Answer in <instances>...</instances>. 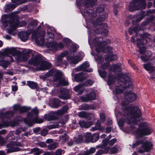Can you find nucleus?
<instances>
[{
    "label": "nucleus",
    "instance_id": "obj_1",
    "mask_svg": "<svg viewBox=\"0 0 155 155\" xmlns=\"http://www.w3.org/2000/svg\"><path fill=\"white\" fill-rule=\"evenodd\" d=\"M135 94L130 92H125L124 99L122 103L121 114L124 117V119L121 118L118 121V124L121 129L122 128L125 121L131 125L130 127L124 131L127 133H132L137 137H141L143 136L149 135L153 132L151 128L148 127L146 123H141L138 128L135 130V126L137 124L138 118L141 116L142 113L137 106H127L129 103L136 99Z\"/></svg>",
    "mask_w": 155,
    "mask_h": 155
},
{
    "label": "nucleus",
    "instance_id": "obj_2",
    "mask_svg": "<svg viewBox=\"0 0 155 155\" xmlns=\"http://www.w3.org/2000/svg\"><path fill=\"white\" fill-rule=\"evenodd\" d=\"M121 64L120 63L117 64L116 65H113L110 66L108 63L103 64L101 65V68L104 69L108 68L109 70H112L114 73H117L115 77L114 78L113 74H110L108 76V79L107 83L109 85H111L114 83L116 78H120L118 82L120 86L117 85L115 87V89L113 91L114 94H119L122 93L123 91L127 90L128 89H130V91L133 88V85L132 82L130 80L125 81L127 80L129 77L127 76L120 73Z\"/></svg>",
    "mask_w": 155,
    "mask_h": 155
},
{
    "label": "nucleus",
    "instance_id": "obj_3",
    "mask_svg": "<svg viewBox=\"0 0 155 155\" xmlns=\"http://www.w3.org/2000/svg\"><path fill=\"white\" fill-rule=\"evenodd\" d=\"M15 14L14 12H12L9 15H3L1 17V22L3 27L5 28L8 26L7 31L8 33L10 34H12L13 31L18 26L22 27L26 24L25 21H22L19 23L18 20H14V18L16 17Z\"/></svg>",
    "mask_w": 155,
    "mask_h": 155
},
{
    "label": "nucleus",
    "instance_id": "obj_4",
    "mask_svg": "<svg viewBox=\"0 0 155 155\" xmlns=\"http://www.w3.org/2000/svg\"><path fill=\"white\" fill-rule=\"evenodd\" d=\"M28 63L29 64L36 66L37 69L38 70H45L49 69L51 67L50 63L47 61H42L41 55L38 54L29 60Z\"/></svg>",
    "mask_w": 155,
    "mask_h": 155
},
{
    "label": "nucleus",
    "instance_id": "obj_5",
    "mask_svg": "<svg viewBox=\"0 0 155 155\" xmlns=\"http://www.w3.org/2000/svg\"><path fill=\"white\" fill-rule=\"evenodd\" d=\"M38 110L35 108L32 109L31 112L28 113L27 115V119H24L25 123L29 126H31L34 123H41L43 122L42 119H38Z\"/></svg>",
    "mask_w": 155,
    "mask_h": 155
},
{
    "label": "nucleus",
    "instance_id": "obj_6",
    "mask_svg": "<svg viewBox=\"0 0 155 155\" xmlns=\"http://www.w3.org/2000/svg\"><path fill=\"white\" fill-rule=\"evenodd\" d=\"M140 144H142V145L141 146V149H140L139 150V152L140 153L149 151L150 150L152 146L151 143L148 142L145 140H142L140 139L137 140L135 143L133 144V145L134 147Z\"/></svg>",
    "mask_w": 155,
    "mask_h": 155
},
{
    "label": "nucleus",
    "instance_id": "obj_7",
    "mask_svg": "<svg viewBox=\"0 0 155 155\" xmlns=\"http://www.w3.org/2000/svg\"><path fill=\"white\" fill-rule=\"evenodd\" d=\"M31 52V51L30 50H25L21 52L20 51V53L18 54L15 56V59L18 62H26L30 57L29 53Z\"/></svg>",
    "mask_w": 155,
    "mask_h": 155
},
{
    "label": "nucleus",
    "instance_id": "obj_8",
    "mask_svg": "<svg viewBox=\"0 0 155 155\" xmlns=\"http://www.w3.org/2000/svg\"><path fill=\"white\" fill-rule=\"evenodd\" d=\"M45 32L43 31H34L32 35V38L35 40V42L38 45L43 44L44 43V39L43 37L45 36Z\"/></svg>",
    "mask_w": 155,
    "mask_h": 155
},
{
    "label": "nucleus",
    "instance_id": "obj_9",
    "mask_svg": "<svg viewBox=\"0 0 155 155\" xmlns=\"http://www.w3.org/2000/svg\"><path fill=\"white\" fill-rule=\"evenodd\" d=\"M79 47L78 45H73L71 47L70 51L71 53V55L69 57H68V59L69 60L70 63L71 64H74L78 63L79 61V57L78 56H74L73 54L71 53V52H75Z\"/></svg>",
    "mask_w": 155,
    "mask_h": 155
},
{
    "label": "nucleus",
    "instance_id": "obj_10",
    "mask_svg": "<svg viewBox=\"0 0 155 155\" xmlns=\"http://www.w3.org/2000/svg\"><path fill=\"white\" fill-rule=\"evenodd\" d=\"M102 41L103 38H97L94 40L92 44H91L90 42L89 44L91 48L94 46L95 47L96 51L100 52L102 50V49L103 47V45L105 43L104 42L102 43Z\"/></svg>",
    "mask_w": 155,
    "mask_h": 155
},
{
    "label": "nucleus",
    "instance_id": "obj_11",
    "mask_svg": "<svg viewBox=\"0 0 155 155\" xmlns=\"http://www.w3.org/2000/svg\"><path fill=\"white\" fill-rule=\"evenodd\" d=\"M18 146L23 147L22 144L18 142H12L7 145V152L10 153L13 152L18 151L20 150Z\"/></svg>",
    "mask_w": 155,
    "mask_h": 155
},
{
    "label": "nucleus",
    "instance_id": "obj_12",
    "mask_svg": "<svg viewBox=\"0 0 155 155\" xmlns=\"http://www.w3.org/2000/svg\"><path fill=\"white\" fill-rule=\"evenodd\" d=\"M54 82H58L59 84L63 86H67L69 84L68 81L62 78V73L58 72L54 76L53 78Z\"/></svg>",
    "mask_w": 155,
    "mask_h": 155
},
{
    "label": "nucleus",
    "instance_id": "obj_13",
    "mask_svg": "<svg viewBox=\"0 0 155 155\" xmlns=\"http://www.w3.org/2000/svg\"><path fill=\"white\" fill-rule=\"evenodd\" d=\"M96 97V94L94 92H90L88 95H85L80 97L81 100L83 101L87 102L93 100Z\"/></svg>",
    "mask_w": 155,
    "mask_h": 155
},
{
    "label": "nucleus",
    "instance_id": "obj_14",
    "mask_svg": "<svg viewBox=\"0 0 155 155\" xmlns=\"http://www.w3.org/2000/svg\"><path fill=\"white\" fill-rule=\"evenodd\" d=\"M89 66L88 63L86 61L81 66L76 68L75 70L77 71H83L88 72H91L92 71L93 69L91 68L88 69Z\"/></svg>",
    "mask_w": 155,
    "mask_h": 155
},
{
    "label": "nucleus",
    "instance_id": "obj_15",
    "mask_svg": "<svg viewBox=\"0 0 155 155\" xmlns=\"http://www.w3.org/2000/svg\"><path fill=\"white\" fill-rule=\"evenodd\" d=\"M6 57H7L3 55L2 54H0V66H1L5 68H6L10 64L9 61H5Z\"/></svg>",
    "mask_w": 155,
    "mask_h": 155
},
{
    "label": "nucleus",
    "instance_id": "obj_16",
    "mask_svg": "<svg viewBox=\"0 0 155 155\" xmlns=\"http://www.w3.org/2000/svg\"><path fill=\"white\" fill-rule=\"evenodd\" d=\"M137 1H132L130 2L129 5V10L131 12H133L136 9H139L141 7L140 5H138V2Z\"/></svg>",
    "mask_w": 155,
    "mask_h": 155
},
{
    "label": "nucleus",
    "instance_id": "obj_17",
    "mask_svg": "<svg viewBox=\"0 0 155 155\" xmlns=\"http://www.w3.org/2000/svg\"><path fill=\"white\" fill-rule=\"evenodd\" d=\"M13 115V113L12 112L8 111L5 114L2 113L0 114V117L2 119V121L3 122V124L0 126V128L3 126H8L9 125H7L6 123L4 122L3 119L5 117H12Z\"/></svg>",
    "mask_w": 155,
    "mask_h": 155
},
{
    "label": "nucleus",
    "instance_id": "obj_18",
    "mask_svg": "<svg viewBox=\"0 0 155 155\" xmlns=\"http://www.w3.org/2000/svg\"><path fill=\"white\" fill-rule=\"evenodd\" d=\"M46 46L49 50H55L58 48L57 44L54 41L47 43Z\"/></svg>",
    "mask_w": 155,
    "mask_h": 155
},
{
    "label": "nucleus",
    "instance_id": "obj_19",
    "mask_svg": "<svg viewBox=\"0 0 155 155\" xmlns=\"http://www.w3.org/2000/svg\"><path fill=\"white\" fill-rule=\"evenodd\" d=\"M55 72V70L54 69H51L44 75H40V78L43 80H45V79L52 76L54 74Z\"/></svg>",
    "mask_w": 155,
    "mask_h": 155
},
{
    "label": "nucleus",
    "instance_id": "obj_20",
    "mask_svg": "<svg viewBox=\"0 0 155 155\" xmlns=\"http://www.w3.org/2000/svg\"><path fill=\"white\" fill-rule=\"evenodd\" d=\"M79 123L81 127L85 128H88L93 124L91 121L85 122L84 120H81L79 121Z\"/></svg>",
    "mask_w": 155,
    "mask_h": 155
},
{
    "label": "nucleus",
    "instance_id": "obj_21",
    "mask_svg": "<svg viewBox=\"0 0 155 155\" xmlns=\"http://www.w3.org/2000/svg\"><path fill=\"white\" fill-rule=\"evenodd\" d=\"M61 92L62 95L60 97L62 99H67L70 98V95L69 94L68 91L66 89H63V91L61 89Z\"/></svg>",
    "mask_w": 155,
    "mask_h": 155
},
{
    "label": "nucleus",
    "instance_id": "obj_22",
    "mask_svg": "<svg viewBox=\"0 0 155 155\" xmlns=\"http://www.w3.org/2000/svg\"><path fill=\"white\" fill-rule=\"evenodd\" d=\"M6 52L11 54L13 56H17L18 54L20 52V51L16 50L15 48H11L6 49Z\"/></svg>",
    "mask_w": 155,
    "mask_h": 155
},
{
    "label": "nucleus",
    "instance_id": "obj_23",
    "mask_svg": "<svg viewBox=\"0 0 155 155\" xmlns=\"http://www.w3.org/2000/svg\"><path fill=\"white\" fill-rule=\"evenodd\" d=\"M84 86L83 84H80L75 86L74 88V90L78 92L79 94H81L83 93L84 89L83 87Z\"/></svg>",
    "mask_w": 155,
    "mask_h": 155
},
{
    "label": "nucleus",
    "instance_id": "obj_24",
    "mask_svg": "<svg viewBox=\"0 0 155 155\" xmlns=\"http://www.w3.org/2000/svg\"><path fill=\"white\" fill-rule=\"evenodd\" d=\"M111 137V135H110L109 137L106 139L102 140V144L101 145L97 146V148H104L108 144V140Z\"/></svg>",
    "mask_w": 155,
    "mask_h": 155
},
{
    "label": "nucleus",
    "instance_id": "obj_25",
    "mask_svg": "<svg viewBox=\"0 0 155 155\" xmlns=\"http://www.w3.org/2000/svg\"><path fill=\"white\" fill-rule=\"evenodd\" d=\"M18 35L22 41H25L28 39L29 34L26 32L21 31L19 33Z\"/></svg>",
    "mask_w": 155,
    "mask_h": 155
},
{
    "label": "nucleus",
    "instance_id": "obj_26",
    "mask_svg": "<svg viewBox=\"0 0 155 155\" xmlns=\"http://www.w3.org/2000/svg\"><path fill=\"white\" fill-rule=\"evenodd\" d=\"M68 54V52L67 51H64L62 52L60 55L57 56L56 58L58 61L59 62L62 61L63 57H65Z\"/></svg>",
    "mask_w": 155,
    "mask_h": 155
},
{
    "label": "nucleus",
    "instance_id": "obj_27",
    "mask_svg": "<svg viewBox=\"0 0 155 155\" xmlns=\"http://www.w3.org/2000/svg\"><path fill=\"white\" fill-rule=\"evenodd\" d=\"M104 129V128L101 127V122L99 120H98L96 124L95 127H93L91 130L94 131L97 130H103Z\"/></svg>",
    "mask_w": 155,
    "mask_h": 155
},
{
    "label": "nucleus",
    "instance_id": "obj_28",
    "mask_svg": "<svg viewBox=\"0 0 155 155\" xmlns=\"http://www.w3.org/2000/svg\"><path fill=\"white\" fill-rule=\"evenodd\" d=\"M74 78L75 81L77 82L82 81L84 79L83 74L81 73L75 75Z\"/></svg>",
    "mask_w": 155,
    "mask_h": 155
},
{
    "label": "nucleus",
    "instance_id": "obj_29",
    "mask_svg": "<svg viewBox=\"0 0 155 155\" xmlns=\"http://www.w3.org/2000/svg\"><path fill=\"white\" fill-rule=\"evenodd\" d=\"M143 67L147 71H149L150 73L153 72L154 70V67L149 63L147 64H144Z\"/></svg>",
    "mask_w": 155,
    "mask_h": 155
},
{
    "label": "nucleus",
    "instance_id": "obj_30",
    "mask_svg": "<svg viewBox=\"0 0 155 155\" xmlns=\"http://www.w3.org/2000/svg\"><path fill=\"white\" fill-rule=\"evenodd\" d=\"M102 149H104L105 150V151H103L102 150H99L97 152H96V155H100L101 154H102L104 153H107L108 150L110 149V147H106L104 148H102Z\"/></svg>",
    "mask_w": 155,
    "mask_h": 155
},
{
    "label": "nucleus",
    "instance_id": "obj_31",
    "mask_svg": "<svg viewBox=\"0 0 155 155\" xmlns=\"http://www.w3.org/2000/svg\"><path fill=\"white\" fill-rule=\"evenodd\" d=\"M27 84L29 87L32 89L36 88L37 86V84L33 81H27Z\"/></svg>",
    "mask_w": 155,
    "mask_h": 155
},
{
    "label": "nucleus",
    "instance_id": "obj_32",
    "mask_svg": "<svg viewBox=\"0 0 155 155\" xmlns=\"http://www.w3.org/2000/svg\"><path fill=\"white\" fill-rule=\"evenodd\" d=\"M31 152L34 153V155H39L42 153V151L39 149L35 147L31 150Z\"/></svg>",
    "mask_w": 155,
    "mask_h": 155
},
{
    "label": "nucleus",
    "instance_id": "obj_33",
    "mask_svg": "<svg viewBox=\"0 0 155 155\" xmlns=\"http://www.w3.org/2000/svg\"><path fill=\"white\" fill-rule=\"evenodd\" d=\"M58 145V144L57 143L54 142L48 145V147L49 150H52L55 149Z\"/></svg>",
    "mask_w": 155,
    "mask_h": 155
},
{
    "label": "nucleus",
    "instance_id": "obj_34",
    "mask_svg": "<svg viewBox=\"0 0 155 155\" xmlns=\"http://www.w3.org/2000/svg\"><path fill=\"white\" fill-rule=\"evenodd\" d=\"M91 136L90 133H86L84 135V137L86 140V142H91Z\"/></svg>",
    "mask_w": 155,
    "mask_h": 155
},
{
    "label": "nucleus",
    "instance_id": "obj_35",
    "mask_svg": "<svg viewBox=\"0 0 155 155\" xmlns=\"http://www.w3.org/2000/svg\"><path fill=\"white\" fill-rule=\"evenodd\" d=\"M68 137L67 136V134L64 133L63 135L60 136V139L64 143L66 142L67 140L68 139Z\"/></svg>",
    "mask_w": 155,
    "mask_h": 155
},
{
    "label": "nucleus",
    "instance_id": "obj_36",
    "mask_svg": "<svg viewBox=\"0 0 155 155\" xmlns=\"http://www.w3.org/2000/svg\"><path fill=\"white\" fill-rule=\"evenodd\" d=\"M99 136L98 134H94L91 136V142H94L97 141L99 137Z\"/></svg>",
    "mask_w": 155,
    "mask_h": 155
},
{
    "label": "nucleus",
    "instance_id": "obj_37",
    "mask_svg": "<svg viewBox=\"0 0 155 155\" xmlns=\"http://www.w3.org/2000/svg\"><path fill=\"white\" fill-rule=\"evenodd\" d=\"M37 22L36 21H32L28 25V27L32 28H34L37 25Z\"/></svg>",
    "mask_w": 155,
    "mask_h": 155
},
{
    "label": "nucleus",
    "instance_id": "obj_38",
    "mask_svg": "<svg viewBox=\"0 0 155 155\" xmlns=\"http://www.w3.org/2000/svg\"><path fill=\"white\" fill-rule=\"evenodd\" d=\"M83 139V137L81 135H79L77 139H75V141L76 143H79L82 141Z\"/></svg>",
    "mask_w": 155,
    "mask_h": 155
},
{
    "label": "nucleus",
    "instance_id": "obj_39",
    "mask_svg": "<svg viewBox=\"0 0 155 155\" xmlns=\"http://www.w3.org/2000/svg\"><path fill=\"white\" fill-rule=\"evenodd\" d=\"M149 53L150 52H149ZM150 54L149 53V54L147 55H143L141 56V58L142 61L144 62L147 61L149 59L150 56Z\"/></svg>",
    "mask_w": 155,
    "mask_h": 155
},
{
    "label": "nucleus",
    "instance_id": "obj_40",
    "mask_svg": "<svg viewBox=\"0 0 155 155\" xmlns=\"http://www.w3.org/2000/svg\"><path fill=\"white\" fill-rule=\"evenodd\" d=\"M93 81L91 80H87L85 83L83 84L84 86H90L93 83Z\"/></svg>",
    "mask_w": 155,
    "mask_h": 155
},
{
    "label": "nucleus",
    "instance_id": "obj_41",
    "mask_svg": "<svg viewBox=\"0 0 155 155\" xmlns=\"http://www.w3.org/2000/svg\"><path fill=\"white\" fill-rule=\"evenodd\" d=\"M14 1V3H15L16 4L14 5L13 6V8H14L16 6L18 5H20L21 4H22L26 2V1Z\"/></svg>",
    "mask_w": 155,
    "mask_h": 155
},
{
    "label": "nucleus",
    "instance_id": "obj_42",
    "mask_svg": "<svg viewBox=\"0 0 155 155\" xmlns=\"http://www.w3.org/2000/svg\"><path fill=\"white\" fill-rule=\"evenodd\" d=\"M63 42L65 43V45L68 46L70 44L71 41L68 38H65L63 39Z\"/></svg>",
    "mask_w": 155,
    "mask_h": 155
},
{
    "label": "nucleus",
    "instance_id": "obj_43",
    "mask_svg": "<svg viewBox=\"0 0 155 155\" xmlns=\"http://www.w3.org/2000/svg\"><path fill=\"white\" fill-rule=\"evenodd\" d=\"M79 108L81 110H89L88 105L86 104H84L81 105Z\"/></svg>",
    "mask_w": 155,
    "mask_h": 155
},
{
    "label": "nucleus",
    "instance_id": "obj_44",
    "mask_svg": "<svg viewBox=\"0 0 155 155\" xmlns=\"http://www.w3.org/2000/svg\"><path fill=\"white\" fill-rule=\"evenodd\" d=\"M29 110V109L28 108L25 107H21L20 106L19 111L21 112H23L28 110Z\"/></svg>",
    "mask_w": 155,
    "mask_h": 155
},
{
    "label": "nucleus",
    "instance_id": "obj_45",
    "mask_svg": "<svg viewBox=\"0 0 155 155\" xmlns=\"http://www.w3.org/2000/svg\"><path fill=\"white\" fill-rule=\"evenodd\" d=\"M98 72L100 76L102 78H105V76L106 74V73L105 71H101V70H99Z\"/></svg>",
    "mask_w": 155,
    "mask_h": 155
},
{
    "label": "nucleus",
    "instance_id": "obj_46",
    "mask_svg": "<svg viewBox=\"0 0 155 155\" xmlns=\"http://www.w3.org/2000/svg\"><path fill=\"white\" fill-rule=\"evenodd\" d=\"M117 55H112L111 56L109 57L108 59H107L106 60H108V61H113L115 60H116L117 58Z\"/></svg>",
    "mask_w": 155,
    "mask_h": 155
},
{
    "label": "nucleus",
    "instance_id": "obj_47",
    "mask_svg": "<svg viewBox=\"0 0 155 155\" xmlns=\"http://www.w3.org/2000/svg\"><path fill=\"white\" fill-rule=\"evenodd\" d=\"M55 30L53 27H48L47 28V33H54Z\"/></svg>",
    "mask_w": 155,
    "mask_h": 155
},
{
    "label": "nucleus",
    "instance_id": "obj_48",
    "mask_svg": "<svg viewBox=\"0 0 155 155\" xmlns=\"http://www.w3.org/2000/svg\"><path fill=\"white\" fill-rule=\"evenodd\" d=\"M37 144L41 147L45 148L47 147L46 144L44 142H39Z\"/></svg>",
    "mask_w": 155,
    "mask_h": 155
},
{
    "label": "nucleus",
    "instance_id": "obj_49",
    "mask_svg": "<svg viewBox=\"0 0 155 155\" xmlns=\"http://www.w3.org/2000/svg\"><path fill=\"white\" fill-rule=\"evenodd\" d=\"M92 116V114L91 113L90 114L86 112V114H85L84 118L88 120H90Z\"/></svg>",
    "mask_w": 155,
    "mask_h": 155
},
{
    "label": "nucleus",
    "instance_id": "obj_50",
    "mask_svg": "<svg viewBox=\"0 0 155 155\" xmlns=\"http://www.w3.org/2000/svg\"><path fill=\"white\" fill-rule=\"evenodd\" d=\"M106 16L105 15H101V16L98 17L97 20V21H103L105 20V19L106 18Z\"/></svg>",
    "mask_w": 155,
    "mask_h": 155
},
{
    "label": "nucleus",
    "instance_id": "obj_51",
    "mask_svg": "<svg viewBox=\"0 0 155 155\" xmlns=\"http://www.w3.org/2000/svg\"><path fill=\"white\" fill-rule=\"evenodd\" d=\"M47 39L50 38L53 39L54 38V33H47Z\"/></svg>",
    "mask_w": 155,
    "mask_h": 155
},
{
    "label": "nucleus",
    "instance_id": "obj_52",
    "mask_svg": "<svg viewBox=\"0 0 155 155\" xmlns=\"http://www.w3.org/2000/svg\"><path fill=\"white\" fill-rule=\"evenodd\" d=\"M105 116L104 114L101 113L100 114V119L102 122H104L105 120Z\"/></svg>",
    "mask_w": 155,
    "mask_h": 155
},
{
    "label": "nucleus",
    "instance_id": "obj_53",
    "mask_svg": "<svg viewBox=\"0 0 155 155\" xmlns=\"http://www.w3.org/2000/svg\"><path fill=\"white\" fill-rule=\"evenodd\" d=\"M84 12L85 14H88V15H89V14L90 13H91L92 12V8L91 7V8H90L89 9H85L84 10Z\"/></svg>",
    "mask_w": 155,
    "mask_h": 155
},
{
    "label": "nucleus",
    "instance_id": "obj_54",
    "mask_svg": "<svg viewBox=\"0 0 155 155\" xmlns=\"http://www.w3.org/2000/svg\"><path fill=\"white\" fill-rule=\"evenodd\" d=\"M85 114L86 112L83 111H81L78 113V116L80 117L84 118Z\"/></svg>",
    "mask_w": 155,
    "mask_h": 155
},
{
    "label": "nucleus",
    "instance_id": "obj_55",
    "mask_svg": "<svg viewBox=\"0 0 155 155\" xmlns=\"http://www.w3.org/2000/svg\"><path fill=\"white\" fill-rule=\"evenodd\" d=\"M47 133L48 131L46 129L42 130L41 132V135L44 136L46 135L47 134Z\"/></svg>",
    "mask_w": 155,
    "mask_h": 155
},
{
    "label": "nucleus",
    "instance_id": "obj_56",
    "mask_svg": "<svg viewBox=\"0 0 155 155\" xmlns=\"http://www.w3.org/2000/svg\"><path fill=\"white\" fill-rule=\"evenodd\" d=\"M116 141V139L114 138L112 139L108 142L110 146H113Z\"/></svg>",
    "mask_w": 155,
    "mask_h": 155
},
{
    "label": "nucleus",
    "instance_id": "obj_57",
    "mask_svg": "<svg viewBox=\"0 0 155 155\" xmlns=\"http://www.w3.org/2000/svg\"><path fill=\"white\" fill-rule=\"evenodd\" d=\"M62 151H63V150H62L60 149H58L55 152V155H61L62 154Z\"/></svg>",
    "mask_w": 155,
    "mask_h": 155
},
{
    "label": "nucleus",
    "instance_id": "obj_58",
    "mask_svg": "<svg viewBox=\"0 0 155 155\" xmlns=\"http://www.w3.org/2000/svg\"><path fill=\"white\" fill-rule=\"evenodd\" d=\"M117 150L115 147H112L110 150V153H115L117 152Z\"/></svg>",
    "mask_w": 155,
    "mask_h": 155
},
{
    "label": "nucleus",
    "instance_id": "obj_59",
    "mask_svg": "<svg viewBox=\"0 0 155 155\" xmlns=\"http://www.w3.org/2000/svg\"><path fill=\"white\" fill-rule=\"evenodd\" d=\"M55 113L56 114L58 115H61L64 114L62 110H58Z\"/></svg>",
    "mask_w": 155,
    "mask_h": 155
},
{
    "label": "nucleus",
    "instance_id": "obj_60",
    "mask_svg": "<svg viewBox=\"0 0 155 155\" xmlns=\"http://www.w3.org/2000/svg\"><path fill=\"white\" fill-rule=\"evenodd\" d=\"M58 127V124H52L51 125H49L48 126V128L49 129L54 128H55Z\"/></svg>",
    "mask_w": 155,
    "mask_h": 155
},
{
    "label": "nucleus",
    "instance_id": "obj_61",
    "mask_svg": "<svg viewBox=\"0 0 155 155\" xmlns=\"http://www.w3.org/2000/svg\"><path fill=\"white\" fill-rule=\"evenodd\" d=\"M20 106L19 104H15L13 106L14 110H20Z\"/></svg>",
    "mask_w": 155,
    "mask_h": 155
},
{
    "label": "nucleus",
    "instance_id": "obj_62",
    "mask_svg": "<svg viewBox=\"0 0 155 155\" xmlns=\"http://www.w3.org/2000/svg\"><path fill=\"white\" fill-rule=\"evenodd\" d=\"M68 109V107L67 105L64 106L61 109L64 113H66Z\"/></svg>",
    "mask_w": 155,
    "mask_h": 155
},
{
    "label": "nucleus",
    "instance_id": "obj_63",
    "mask_svg": "<svg viewBox=\"0 0 155 155\" xmlns=\"http://www.w3.org/2000/svg\"><path fill=\"white\" fill-rule=\"evenodd\" d=\"M89 152L91 154H92L93 153H94L96 149L94 147H92L90 148V149L89 150H88Z\"/></svg>",
    "mask_w": 155,
    "mask_h": 155
},
{
    "label": "nucleus",
    "instance_id": "obj_64",
    "mask_svg": "<svg viewBox=\"0 0 155 155\" xmlns=\"http://www.w3.org/2000/svg\"><path fill=\"white\" fill-rule=\"evenodd\" d=\"M104 11L103 8L100 7L97 8L96 9L97 12V13H101Z\"/></svg>",
    "mask_w": 155,
    "mask_h": 155
}]
</instances>
